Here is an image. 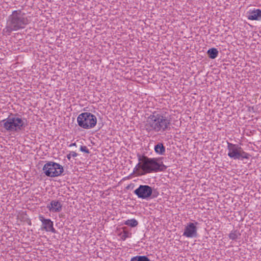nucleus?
<instances>
[{
    "label": "nucleus",
    "instance_id": "0eeeda50",
    "mask_svg": "<svg viewBox=\"0 0 261 261\" xmlns=\"http://www.w3.org/2000/svg\"><path fill=\"white\" fill-rule=\"evenodd\" d=\"M43 171L46 176L54 177L58 176L62 173L63 168L58 163L48 162L44 165Z\"/></svg>",
    "mask_w": 261,
    "mask_h": 261
},
{
    "label": "nucleus",
    "instance_id": "6ab92c4d",
    "mask_svg": "<svg viewBox=\"0 0 261 261\" xmlns=\"http://www.w3.org/2000/svg\"><path fill=\"white\" fill-rule=\"evenodd\" d=\"M78 154L73 151H70L69 153L67 154L66 158H67L68 161H71V158H75L77 157Z\"/></svg>",
    "mask_w": 261,
    "mask_h": 261
},
{
    "label": "nucleus",
    "instance_id": "2eb2a0df",
    "mask_svg": "<svg viewBox=\"0 0 261 261\" xmlns=\"http://www.w3.org/2000/svg\"><path fill=\"white\" fill-rule=\"evenodd\" d=\"M207 54L210 58L214 59L218 56L219 51L216 48H211L207 50Z\"/></svg>",
    "mask_w": 261,
    "mask_h": 261
},
{
    "label": "nucleus",
    "instance_id": "4468645a",
    "mask_svg": "<svg viewBox=\"0 0 261 261\" xmlns=\"http://www.w3.org/2000/svg\"><path fill=\"white\" fill-rule=\"evenodd\" d=\"M125 227L123 228V231L120 232L118 234L120 239L122 241H125L127 238H130L132 237V233L125 229Z\"/></svg>",
    "mask_w": 261,
    "mask_h": 261
},
{
    "label": "nucleus",
    "instance_id": "9d476101",
    "mask_svg": "<svg viewBox=\"0 0 261 261\" xmlns=\"http://www.w3.org/2000/svg\"><path fill=\"white\" fill-rule=\"evenodd\" d=\"M39 219L42 223V228L46 231L56 233L54 227V222L49 219H45L42 215L39 216Z\"/></svg>",
    "mask_w": 261,
    "mask_h": 261
},
{
    "label": "nucleus",
    "instance_id": "6e6552de",
    "mask_svg": "<svg viewBox=\"0 0 261 261\" xmlns=\"http://www.w3.org/2000/svg\"><path fill=\"white\" fill-rule=\"evenodd\" d=\"M197 222L188 223L185 227L182 236L187 238H195L198 236Z\"/></svg>",
    "mask_w": 261,
    "mask_h": 261
},
{
    "label": "nucleus",
    "instance_id": "ddd939ff",
    "mask_svg": "<svg viewBox=\"0 0 261 261\" xmlns=\"http://www.w3.org/2000/svg\"><path fill=\"white\" fill-rule=\"evenodd\" d=\"M155 152L159 155H163L165 153L166 149L162 143H158L154 147Z\"/></svg>",
    "mask_w": 261,
    "mask_h": 261
},
{
    "label": "nucleus",
    "instance_id": "aec40b11",
    "mask_svg": "<svg viewBox=\"0 0 261 261\" xmlns=\"http://www.w3.org/2000/svg\"><path fill=\"white\" fill-rule=\"evenodd\" d=\"M80 150L87 153H89V150L86 146H81Z\"/></svg>",
    "mask_w": 261,
    "mask_h": 261
},
{
    "label": "nucleus",
    "instance_id": "7ed1b4c3",
    "mask_svg": "<svg viewBox=\"0 0 261 261\" xmlns=\"http://www.w3.org/2000/svg\"><path fill=\"white\" fill-rule=\"evenodd\" d=\"M166 168L162 162H158L156 158L140 156L139 163L134 169V172L138 175H144L153 172L162 171Z\"/></svg>",
    "mask_w": 261,
    "mask_h": 261
},
{
    "label": "nucleus",
    "instance_id": "f257e3e1",
    "mask_svg": "<svg viewBox=\"0 0 261 261\" xmlns=\"http://www.w3.org/2000/svg\"><path fill=\"white\" fill-rule=\"evenodd\" d=\"M171 118L165 113L161 111H154L146 119L144 127L149 133H164L171 129Z\"/></svg>",
    "mask_w": 261,
    "mask_h": 261
},
{
    "label": "nucleus",
    "instance_id": "f3484780",
    "mask_svg": "<svg viewBox=\"0 0 261 261\" xmlns=\"http://www.w3.org/2000/svg\"><path fill=\"white\" fill-rule=\"evenodd\" d=\"M240 236V233L238 230H232L229 234V239L232 240H235L237 239Z\"/></svg>",
    "mask_w": 261,
    "mask_h": 261
},
{
    "label": "nucleus",
    "instance_id": "dca6fc26",
    "mask_svg": "<svg viewBox=\"0 0 261 261\" xmlns=\"http://www.w3.org/2000/svg\"><path fill=\"white\" fill-rule=\"evenodd\" d=\"M123 224L132 227H135L138 225V222L135 219H131L124 221Z\"/></svg>",
    "mask_w": 261,
    "mask_h": 261
},
{
    "label": "nucleus",
    "instance_id": "9b49d317",
    "mask_svg": "<svg viewBox=\"0 0 261 261\" xmlns=\"http://www.w3.org/2000/svg\"><path fill=\"white\" fill-rule=\"evenodd\" d=\"M62 203L58 200H51L47 205V208L49 212L52 213H59L62 210Z\"/></svg>",
    "mask_w": 261,
    "mask_h": 261
},
{
    "label": "nucleus",
    "instance_id": "1a4fd4ad",
    "mask_svg": "<svg viewBox=\"0 0 261 261\" xmlns=\"http://www.w3.org/2000/svg\"><path fill=\"white\" fill-rule=\"evenodd\" d=\"M134 193L139 198L148 199L152 194V189L148 185H140L134 191Z\"/></svg>",
    "mask_w": 261,
    "mask_h": 261
},
{
    "label": "nucleus",
    "instance_id": "412c9836",
    "mask_svg": "<svg viewBox=\"0 0 261 261\" xmlns=\"http://www.w3.org/2000/svg\"><path fill=\"white\" fill-rule=\"evenodd\" d=\"M69 146V147H72V146H75V147H76V143H71V144H70V145H69V146Z\"/></svg>",
    "mask_w": 261,
    "mask_h": 261
},
{
    "label": "nucleus",
    "instance_id": "39448f33",
    "mask_svg": "<svg viewBox=\"0 0 261 261\" xmlns=\"http://www.w3.org/2000/svg\"><path fill=\"white\" fill-rule=\"evenodd\" d=\"M227 155L233 160L248 159L250 155L244 151L241 146L237 144L227 142Z\"/></svg>",
    "mask_w": 261,
    "mask_h": 261
},
{
    "label": "nucleus",
    "instance_id": "f8f14e48",
    "mask_svg": "<svg viewBox=\"0 0 261 261\" xmlns=\"http://www.w3.org/2000/svg\"><path fill=\"white\" fill-rule=\"evenodd\" d=\"M247 18L250 20H261V10L259 9H250L247 12Z\"/></svg>",
    "mask_w": 261,
    "mask_h": 261
},
{
    "label": "nucleus",
    "instance_id": "a211bd4d",
    "mask_svg": "<svg viewBox=\"0 0 261 261\" xmlns=\"http://www.w3.org/2000/svg\"><path fill=\"white\" fill-rule=\"evenodd\" d=\"M130 261H150L146 256H136L132 258Z\"/></svg>",
    "mask_w": 261,
    "mask_h": 261
},
{
    "label": "nucleus",
    "instance_id": "f03ea898",
    "mask_svg": "<svg viewBox=\"0 0 261 261\" xmlns=\"http://www.w3.org/2000/svg\"><path fill=\"white\" fill-rule=\"evenodd\" d=\"M29 23V20L25 13L21 10L13 11L7 19L6 25L3 33L9 35L12 32L24 29Z\"/></svg>",
    "mask_w": 261,
    "mask_h": 261
},
{
    "label": "nucleus",
    "instance_id": "423d86ee",
    "mask_svg": "<svg viewBox=\"0 0 261 261\" xmlns=\"http://www.w3.org/2000/svg\"><path fill=\"white\" fill-rule=\"evenodd\" d=\"M97 118L90 112H83L77 117L79 126L84 129H89L93 128L97 124Z\"/></svg>",
    "mask_w": 261,
    "mask_h": 261
},
{
    "label": "nucleus",
    "instance_id": "20e7f679",
    "mask_svg": "<svg viewBox=\"0 0 261 261\" xmlns=\"http://www.w3.org/2000/svg\"><path fill=\"white\" fill-rule=\"evenodd\" d=\"M27 125L24 119L16 115H11L0 121V130L2 132L18 133L24 130Z\"/></svg>",
    "mask_w": 261,
    "mask_h": 261
}]
</instances>
